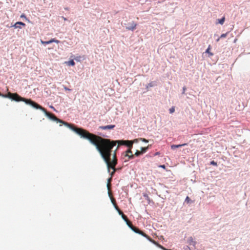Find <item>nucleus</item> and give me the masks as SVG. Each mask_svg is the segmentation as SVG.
Returning <instances> with one entry per match:
<instances>
[{
  "mask_svg": "<svg viewBox=\"0 0 250 250\" xmlns=\"http://www.w3.org/2000/svg\"><path fill=\"white\" fill-rule=\"evenodd\" d=\"M88 140L93 145H97L111 153H113V151L112 149L117 144H118V146L115 150H116V151L121 145H125L127 146L129 148L132 149L133 143L134 142H137V139H135L133 141L128 140H111L108 139L103 138L101 136L96 135L91 133H90Z\"/></svg>",
  "mask_w": 250,
  "mask_h": 250,
  "instance_id": "1",
  "label": "nucleus"
},
{
  "mask_svg": "<svg viewBox=\"0 0 250 250\" xmlns=\"http://www.w3.org/2000/svg\"><path fill=\"white\" fill-rule=\"evenodd\" d=\"M26 104L31 105L32 106L34 107L36 109L41 110L45 113V115L50 119L55 121H57V122H60L63 124L69 127L71 130L75 131L80 136H81V137H83L88 140V137L90 134V132H89L86 130H85L82 128L76 127L73 125L70 124L67 122H65L62 120H60L59 119L57 118V117L55 116V115L47 112V110L44 107L38 104L37 103L33 101L31 99H27L26 101Z\"/></svg>",
  "mask_w": 250,
  "mask_h": 250,
  "instance_id": "2",
  "label": "nucleus"
},
{
  "mask_svg": "<svg viewBox=\"0 0 250 250\" xmlns=\"http://www.w3.org/2000/svg\"><path fill=\"white\" fill-rule=\"evenodd\" d=\"M94 146L106 163L108 172L110 171V168L113 169V171L110 173V177L112 178L116 171V168H115L117 164L116 150H114L113 153H111L97 145Z\"/></svg>",
  "mask_w": 250,
  "mask_h": 250,
  "instance_id": "3",
  "label": "nucleus"
},
{
  "mask_svg": "<svg viewBox=\"0 0 250 250\" xmlns=\"http://www.w3.org/2000/svg\"><path fill=\"white\" fill-rule=\"evenodd\" d=\"M0 96L4 98H8L11 99L13 100H14L16 102H24L26 103V101L27 99H25L21 97L20 95H19L17 93H11L10 92H8L7 94H2L0 92Z\"/></svg>",
  "mask_w": 250,
  "mask_h": 250,
  "instance_id": "4",
  "label": "nucleus"
},
{
  "mask_svg": "<svg viewBox=\"0 0 250 250\" xmlns=\"http://www.w3.org/2000/svg\"><path fill=\"white\" fill-rule=\"evenodd\" d=\"M133 231L135 232L138 233L139 234H141V235L145 237L146 238H147L149 241L152 242L153 243L155 244H157V242H156L154 240H152L149 236L146 235L145 233H144L143 231L140 230L138 228L133 226V227L131 229Z\"/></svg>",
  "mask_w": 250,
  "mask_h": 250,
  "instance_id": "5",
  "label": "nucleus"
},
{
  "mask_svg": "<svg viewBox=\"0 0 250 250\" xmlns=\"http://www.w3.org/2000/svg\"><path fill=\"white\" fill-rule=\"evenodd\" d=\"M125 157H127V159H125V161H128L129 159H132L134 158V155L132 154V152L131 151V149L128 148L125 151Z\"/></svg>",
  "mask_w": 250,
  "mask_h": 250,
  "instance_id": "6",
  "label": "nucleus"
},
{
  "mask_svg": "<svg viewBox=\"0 0 250 250\" xmlns=\"http://www.w3.org/2000/svg\"><path fill=\"white\" fill-rule=\"evenodd\" d=\"M41 42L43 44H48L52 42H56L57 43H59L60 42V41L55 39H51L50 40L48 41H43L42 40H41Z\"/></svg>",
  "mask_w": 250,
  "mask_h": 250,
  "instance_id": "7",
  "label": "nucleus"
},
{
  "mask_svg": "<svg viewBox=\"0 0 250 250\" xmlns=\"http://www.w3.org/2000/svg\"><path fill=\"white\" fill-rule=\"evenodd\" d=\"M115 127V125H107L105 126H101L99 127L100 128L105 130V129H113Z\"/></svg>",
  "mask_w": 250,
  "mask_h": 250,
  "instance_id": "8",
  "label": "nucleus"
},
{
  "mask_svg": "<svg viewBox=\"0 0 250 250\" xmlns=\"http://www.w3.org/2000/svg\"><path fill=\"white\" fill-rule=\"evenodd\" d=\"M18 24H20L21 25H22L23 26H25V24L24 23H23L22 22H21V21H18V22L15 23V24L13 25V26L15 28H21V27H20L19 26H18Z\"/></svg>",
  "mask_w": 250,
  "mask_h": 250,
  "instance_id": "9",
  "label": "nucleus"
},
{
  "mask_svg": "<svg viewBox=\"0 0 250 250\" xmlns=\"http://www.w3.org/2000/svg\"><path fill=\"white\" fill-rule=\"evenodd\" d=\"M187 145V144H181V145H173L171 146V148L173 149L176 148H178V147H181V146H185Z\"/></svg>",
  "mask_w": 250,
  "mask_h": 250,
  "instance_id": "10",
  "label": "nucleus"
},
{
  "mask_svg": "<svg viewBox=\"0 0 250 250\" xmlns=\"http://www.w3.org/2000/svg\"><path fill=\"white\" fill-rule=\"evenodd\" d=\"M225 17H223L222 19H218L217 20V22H216V23H219L221 25L223 24L224 22H225Z\"/></svg>",
  "mask_w": 250,
  "mask_h": 250,
  "instance_id": "11",
  "label": "nucleus"
},
{
  "mask_svg": "<svg viewBox=\"0 0 250 250\" xmlns=\"http://www.w3.org/2000/svg\"><path fill=\"white\" fill-rule=\"evenodd\" d=\"M136 25H137V24L136 23H135L134 22H132L131 24V25L128 27L127 29L128 30H133L134 29H135L136 28Z\"/></svg>",
  "mask_w": 250,
  "mask_h": 250,
  "instance_id": "12",
  "label": "nucleus"
},
{
  "mask_svg": "<svg viewBox=\"0 0 250 250\" xmlns=\"http://www.w3.org/2000/svg\"><path fill=\"white\" fill-rule=\"evenodd\" d=\"M111 180H112V177H110L108 179V183L107 185V188H108V189L109 191H110V182H111ZM109 193L110 194V191H109Z\"/></svg>",
  "mask_w": 250,
  "mask_h": 250,
  "instance_id": "13",
  "label": "nucleus"
},
{
  "mask_svg": "<svg viewBox=\"0 0 250 250\" xmlns=\"http://www.w3.org/2000/svg\"><path fill=\"white\" fill-rule=\"evenodd\" d=\"M210 45H209L208 46V48L206 50V52L208 53L209 54V56H213V54L212 53L210 52Z\"/></svg>",
  "mask_w": 250,
  "mask_h": 250,
  "instance_id": "14",
  "label": "nucleus"
},
{
  "mask_svg": "<svg viewBox=\"0 0 250 250\" xmlns=\"http://www.w3.org/2000/svg\"><path fill=\"white\" fill-rule=\"evenodd\" d=\"M148 147H149V146H148L147 147H141V152L142 154L146 152V151L147 150V149L148 148Z\"/></svg>",
  "mask_w": 250,
  "mask_h": 250,
  "instance_id": "15",
  "label": "nucleus"
},
{
  "mask_svg": "<svg viewBox=\"0 0 250 250\" xmlns=\"http://www.w3.org/2000/svg\"><path fill=\"white\" fill-rule=\"evenodd\" d=\"M115 208L118 211L119 214L121 215V216L123 215V214H124L117 206H115Z\"/></svg>",
  "mask_w": 250,
  "mask_h": 250,
  "instance_id": "16",
  "label": "nucleus"
},
{
  "mask_svg": "<svg viewBox=\"0 0 250 250\" xmlns=\"http://www.w3.org/2000/svg\"><path fill=\"white\" fill-rule=\"evenodd\" d=\"M126 223L131 229L133 227L131 222L129 220L126 222Z\"/></svg>",
  "mask_w": 250,
  "mask_h": 250,
  "instance_id": "17",
  "label": "nucleus"
},
{
  "mask_svg": "<svg viewBox=\"0 0 250 250\" xmlns=\"http://www.w3.org/2000/svg\"><path fill=\"white\" fill-rule=\"evenodd\" d=\"M143 196L146 198V199L148 201V203H149L150 201V199L148 195L146 193H144Z\"/></svg>",
  "mask_w": 250,
  "mask_h": 250,
  "instance_id": "18",
  "label": "nucleus"
},
{
  "mask_svg": "<svg viewBox=\"0 0 250 250\" xmlns=\"http://www.w3.org/2000/svg\"><path fill=\"white\" fill-rule=\"evenodd\" d=\"M68 64L69 65L74 66L75 65V63L73 60H71L68 62Z\"/></svg>",
  "mask_w": 250,
  "mask_h": 250,
  "instance_id": "19",
  "label": "nucleus"
},
{
  "mask_svg": "<svg viewBox=\"0 0 250 250\" xmlns=\"http://www.w3.org/2000/svg\"><path fill=\"white\" fill-rule=\"evenodd\" d=\"M142 154L141 151H139V150H137L135 153V154L134 155L136 156H139V155Z\"/></svg>",
  "mask_w": 250,
  "mask_h": 250,
  "instance_id": "20",
  "label": "nucleus"
},
{
  "mask_svg": "<svg viewBox=\"0 0 250 250\" xmlns=\"http://www.w3.org/2000/svg\"><path fill=\"white\" fill-rule=\"evenodd\" d=\"M122 218L124 220V221L126 222L128 220L127 216L125 215V214H123L122 216Z\"/></svg>",
  "mask_w": 250,
  "mask_h": 250,
  "instance_id": "21",
  "label": "nucleus"
},
{
  "mask_svg": "<svg viewBox=\"0 0 250 250\" xmlns=\"http://www.w3.org/2000/svg\"><path fill=\"white\" fill-rule=\"evenodd\" d=\"M191 200L189 198L188 196H187L185 199V202H186L188 204H189L190 203Z\"/></svg>",
  "mask_w": 250,
  "mask_h": 250,
  "instance_id": "22",
  "label": "nucleus"
},
{
  "mask_svg": "<svg viewBox=\"0 0 250 250\" xmlns=\"http://www.w3.org/2000/svg\"><path fill=\"white\" fill-rule=\"evenodd\" d=\"M175 111V107L172 106L171 108L169 109V113L172 114Z\"/></svg>",
  "mask_w": 250,
  "mask_h": 250,
  "instance_id": "23",
  "label": "nucleus"
},
{
  "mask_svg": "<svg viewBox=\"0 0 250 250\" xmlns=\"http://www.w3.org/2000/svg\"><path fill=\"white\" fill-rule=\"evenodd\" d=\"M111 202H112V204L114 205V207L115 208V206H117L115 200L112 197L111 198Z\"/></svg>",
  "mask_w": 250,
  "mask_h": 250,
  "instance_id": "24",
  "label": "nucleus"
},
{
  "mask_svg": "<svg viewBox=\"0 0 250 250\" xmlns=\"http://www.w3.org/2000/svg\"><path fill=\"white\" fill-rule=\"evenodd\" d=\"M229 32H227L225 34H222L221 36H220V38H225L226 37V36H227Z\"/></svg>",
  "mask_w": 250,
  "mask_h": 250,
  "instance_id": "25",
  "label": "nucleus"
},
{
  "mask_svg": "<svg viewBox=\"0 0 250 250\" xmlns=\"http://www.w3.org/2000/svg\"><path fill=\"white\" fill-rule=\"evenodd\" d=\"M141 141L145 143H148V141L145 138H141L139 139Z\"/></svg>",
  "mask_w": 250,
  "mask_h": 250,
  "instance_id": "26",
  "label": "nucleus"
},
{
  "mask_svg": "<svg viewBox=\"0 0 250 250\" xmlns=\"http://www.w3.org/2000/svg\"><path fill=\"white\" fill-rule=\"evenodd\" d=\"M153 86V84L152 83H150L148 84V85L147 86V87H152Z\"/></svg>",
  "mask_w": 250,
  "mask_h": 250,
  "instance_id": "27",
  "label": "nucleus"
},
{
  "mask_svg": "<svg viewBox=\"0 0 250 250\" xmlns=\"http://www.w3.org/2000/svg\"><path fill=\"white\" fill-rule=\"evenodd\" d=\"M63 88L65 89V90H66V91H70L71 90L70 89L67 88V87H66L65 86H63Z\"/></svg>",
  "mask_w": 250,
  "mask_h": 250,
  "instance_id": "28",
  "label": "nucleus"
},
{
  "mask_svg": "<svg viewBox=\"0 0 250 250\" xmlns=\"http://www.w3.org/2000/svg\"><path fill=\"white\" fill-rule=\"evenodd\" d=\"M211 165H215V166H216L217 165V164L216 162H215L214 161H212V162H211Z\"/></svg>",
  "mask_w": 250,
  "mask_h": 250,
  "instance_id": "29",
  "label": "nucleus"
},
{
  "mask_svg": "<svg viewBox=\"0 0 250 250\" xmlns=\"http://www.w3.org/2000/svg\"><path fill=\"white\" fill-rule=\"evenodd\" d=\"M21 18H25L26 16H25V15L24 14H22V15H21Z\"/></svg>",
  "mask_w": 250,
  "mask_h": 250,
  "instance_id": "30",
  "label": "nucleus"
},
{
  "mask_svg": "<svg viewBox=\"0 0 250 250\" xmlns=\"http://www.w3.org/2000/svg\"><path fill=\"white\" fill-rule=\"evenodd\" d=\"M159 167H162V168H166V166L164 165H161Z\"/></svg>",
  "mask_w": 250,
  "mask_h": 250,
  "instance_id": "31",
  "label": "nucleus"
},
{
  "mask_svg": "<svg viewBox=\"0 0 250 250\" xmlns=\"http://www.w3.org/2000/svg\"><path fill=\"white\" fill-rule=\"evenodd\" d=\"M185 90H186V87H183V91H184V92H185Z\"/></svg>",
  "mask_w": 250,
  "mask_h": 250,
  "instance_id": "32",
  "label": "nucleus"
},
{
  "mask_svg": "<svg viewBox=\"0 0 250 250\" xmlns=\"http://www.w3.org/2000/svg\"><path fill=\"white\" fill-rule=\"evenodd\" d=\"M219 40H220V38H218V39H217L216 41L218 42L219 41Z\"/></svg>",
  "mask_w": 250,
  "mask_h": 250,
  "instance_id": "33",
  "label": "nucleus"
}]
</instances>
